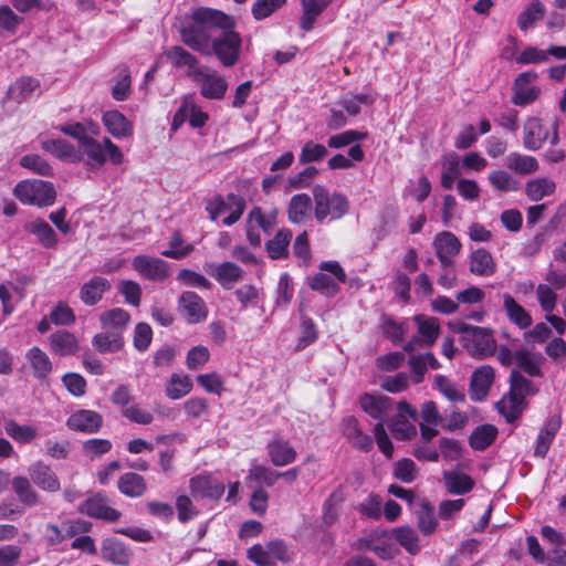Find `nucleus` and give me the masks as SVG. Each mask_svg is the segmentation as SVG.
<instances>
[{
  "label": "nucleus",
  "mask_w": 566,
  "mask_h": 566,
  "mask_svg": "<svg viewBox=\"0 0 566 566\" xmlns=\"http://www.w3.org/2000/svg\"><path fill=\"white\" fill-rule=\"evenodd\" d=\"M418 527L424 535H430L436 531L437 520L434 511L427 502H422L421 511L418 513Z\"/></svg>",
  "instance_id": "58"
},
{
  "label": "nucleus",
  "mask_w": 566,
  "mask_h": 566,
  "mask_svg": "<svg viewBox=\"0 0 566 566\" xmlns=\"http://www.w3.org/2000/svg\"><path fill=\"white\" fill-rule=\"evenodd\" d=\"M494 369L489 365L478 367L472 376L470 382V396L474 401L483 400L494 381Z\"/></svg>",
  "instance_id": "17"
},
{
  "label": "nucleus",
  "mask_w": 566,
  "mask_h": 566,
  "mask_svg": "<svg viewBox=\"0 0 566 566\" xmlns=\"http://www.w3.org/2000/svg\"><path fill=\"white\" fill-rule=\"evenodd\" d=\"M103 123L108 133L116 138L129 137L133 135V124L118 111H109L103 115Z\"/></svg>",
  "instance_id": "26"
},
{
  "label": "nucleus",
  "mask_w": 566,
  "mask_h": 566,
  "mask_svg": "<svg viewBox=\"0 0 566 566\" xmlns=\"http://www.w3.org/2000/svg\"><path fill=\"white\" fill-rule=\"evenodd\" d=\"M545 14V7L539 0H533L518 15L517 25L521 30L526 31L537 21L542 20Z\"/></svg>",
  "instance_id": "44"
},
{
  "label": "nucleus",
  "mask_w": 566,
  "mask_h": 566,
  "mask_svg": "<svg viewBox=\"0 0 566 566\" xmlns=\"http://www.w3.org/2000/svg\"><path fill=\"white\" fill-rule=\"evenodd\" d=\"M92 344L95 349L102 354L116 353L123 348L124 338L118 332L105 331L96 334L92 339Z\"/></svg>",
  "instance_id": "38"
},
{
  "label": "nucleus",
  "mask_w": 566,
  "mask_h": 566,
  "mask_svg": "<svg viewBox=\"0 0 566 566\" xmlns=\"http://www.w3.org/2000/svg\"><path fill=\"white\" fill-rule=\"evenodd\" d=\"M191 491L202 497L220 499L224 493V484L208 475H198L190 480Z\"/></svg>",
  "instance_id": "22"
},
{
  "label": "nucleus",
  "mask_w": 566,
  "mask_h": 566,
  "mask_svg": "<svg viewBox=\"0 0 566 566\" xmlns=\"http://www.w3.org/2000/svg\"><path fill=\"white\" fill-rule=\"evenodd\" d=\"M343 432L353 447L361 451H369L373 448V439L361 431L355 417L349 416L344 419Z\"/></svg>",
  "instance_id": "21"
},
{
  "label": "nucleus",
  "mask_w": 566,
  "mask_h": 566,
  "mask_svg": "<svg viewBox=\"0 0 566 566\" xmlns=\"http://www.w3.org/2000/svg\"><path fill=\"white\" fill-rule=\"evenodd\" d=\"M360 407L371 418L381 421L391 408V399L386 396L365 394L360 398Z\"/></svg>",
  "instance_id": "31"
},
{
  "label": "nucleus",
  "mask_w": 566,
  "mask_h": 566,
  "mask_svg": "<svg viewBox=\"0 0 566 566\" xmlns=\"http://www.w3.org/2000/svg\"><path fill=\"white\" fill-rule=\"evenodd\" d=\"M396 541L410 554H417L420 549L416 532L409 527H398L394 531Z\"/></svg>",
  "instance_id": "53"
},
{
  "label": "nucleus",
  "mask_w": 566,
  "mask_h": 566,
  "mask_svg": "<svg viewBox=\"0 0 566 566\" xmlns=\"http://www.w3.org/2000/svg\"><path fill=\"white\" fill-rule=\"evenodd\" d=\"M497 429L492 424H483L474 429L470 437V446L474 450L486 449L496 438Z\"/></svg>",
  "instance_id": "46"
},
{
  "label": "nucleus",
  "mask_w": 566,
  "mask_h": 566,
  "mask_svg": "<svg viewBox=\"0 0 566 566\" xmlns=\"http://www.w3.org/2000/svg\"><path fill=\"white\" fill-rule=\"evenodd\" d=\"M179 306L191 324L199 323L207 317V307L202 298L195 292H184L179 297Z\"/></svg>",
  "instance_id": "19"
},
{
  "label": "nucleus",
  "mask_w": 566,
  "mask_h": 566,
  "mask_svg": "<svg viewBox=\"0 0 566 566\" xmlns=\"http://www.w3.org/2000/svg\"><path fill=\"white\" fill-rule=\"evenodd\" d=\"M394 475L398 480L410 483L418 475L416 463L410 459H402L395 463Z\"/></svg>",
  "instance_id": "60"
},
{
  "label": "nucleus",
  "mask_w": 566,
  "mask_h": 566,
  "mask_svg": "<svg viewBox=\"0 0 566 566\" xmlns=\"http://www.w3.org/2000/svg\"><path fill=\"white\" fill-rule=\"evenodd\" d=\"M537 389L532 381L526 379L517 369L510 375V392L507 399L497 402L499 411L506 418L507 422H514L526 407L525 398L535 395Z\"/></svg>",
  "instance_id": "2"
},
{
  "label": "nucleus",
  "mask_w": 566,
  "mask_h": 566,
  "mask_svg": "<svg viewBox=\"0 0 566 566\" xmlns=\"http://www.w3.org/2000/svg\"><path fill=\"white\" fill-rule=\"evenodd\" d=\"M80 514L109 523L117 522L122 513L109 505V499L102 492H96L84 500L77 507Z\"/></svg>",
  "instance_id": "8"
},
{
  "label": "nucleus",
  "mask_w": 566,
  "mask_h": 566,
  "mask_svg": "<svg viewBox=\"0 0 566 566\" xmlns=\"http://www.w3.org/2000/svg\"><path fill=\"white\" fill-rule=\"evenodd\" d=\"M462 346L474 357L485 358L496 350V342L490 328L458 323L453 326Z\"/></svg>",
  "instance_id": "4"
},
{
  "label": "nucleus",
  "mask_w": 566,
  "mask_h": 566,
  "mask_svg": "<svg viewBox=\"0 0 566 566\" xmlns=\"http://www.w3.org/2000/svg\"><path fill=\"white\" fill-rule=\"evenodd\" d=\"M25 229L36 235L39 242L46 249L53 248L57 243V237L52 227L43 221L35 220L27 224Z\"/></svg>",
  "instance_id": "41"
},
{
  "label": "nucleus",
  "mask_w": 566,
  "mask_h": 566,
  "mask_svg": "<svg viewBox=\"0 0 566 566\" xmlns=\"http://www.w3.org/2000/svg\"><path fill=\"white\" fill-rule=\"evenodd\" d=\"M328 3V0H301L302 15L298 20L300 28L306 32L311 31L316 19L327 8Z\"/></svg>",
  "instance_id": "27"
},
{
  "label": "nucleus",
  "mask_w": 566,
  "mask_h": 566,
  "mask_svg": "<svg viewBox=\"0 0 566 566\" xmlns=\"http://www.w3.org/2000/svg\"><path fill=\"white\" fill-rule=\"evenodd\" d=\"M536 72L521 73L514 82V95L512 102L518 106H525L536 101L541 94L539 87L530 84L537 80Z\"/></svg>",
  "instance_id": "13"
},
{
  "label": "nucleus",
  "mask_w": 566,
  "mask_h": 566,
  "mask_svg": "<svg viewBox=\"0 0 566 566\" xmlns=\"http://www.w3.org/2000/svg\"><path fill=\"white\" fill-rule=\"evenodd\" d=\"M446 486L450 493L463 494L472 490L474 482L464 473L447 471L443 473Z\"/></svg>",
  "instance_id": "42"
},
{
  "label": "nucleus",
  "mask_w": 566,
  "mask_h": 566,
  "mask_svg": "<svg viewBox=\"0 0 566 566\" xmlns=\"http://www.w3.org/2000/svg\"><path fill=\"white\" fill-rule=\"evenodd\" d=\"M287 0H256L251 9L255 20L261 21L271 17L286 4Z\"/></svg>",
  "instance_id": "50"
},
{
  "label": "nucleus",
  "mask_w": 566,
  "mask_h": 566,
  "mask_svg": "<svg viewBox=\"0 0 566 566\" xmlns=\"http://www.w3.org/2000/svg\"><path fill=\"white\" fill-rule=\"evenodd\" d=\"M190 76L199 85L200 93L208 99H222L228 90L226 78L217 72H210L206 69H195Z\"/></svg>",
  "instance_id": "10"
},
{
  "label": "nucleus",
  "mask_w": 566,
  "mask_h": 566,
  "mask_svg": "<svg viewBox=\"0 0 566 566\" xmlns=\"http://www.w3.org/2000/svg\"><path fill=\"white\" fill-rule=\"evenodd\" d=\"M313 202L307 193L294 195L287 207V218L292 223L304 224L312 210Z\"/></svg>",
  "instance_id": "23"
},
{
  "label": "nucleus",
  "mask_w": 566,
  "mask_h": 566,
  "mask_svg": "<svg viewBox=\"0 0 566 566\" xmlns=\"http://www.w3.org/2000/svg\"><path fill=\"white\" fill-rule=\"evenodd\" d=\"M206 271L227 290L232 289L237 282L241 281L244 274V271L233 262H223L218 265L211 264Z\"/></svg>",
  "instance_id": "18"
},
{
  "label": "nucleus",
  "mask_w": 566,
  "mask_h": 566,
  "mask_svg": "<svg viewBox=\"0 0 566 566\" xmlns=\"http://www.w3.org/2000/svg\"><path fill=\"white\" fill-rule=\"evenodd\" d=\"M276 210L271 211L269 214H264L260 207H254L248 216V222L251 223L252 221H255L259 228L269 233L276 224Z\"/></svg>",
  "instance_id": "56"
},
{
  "label": "nucleus",
  "mask_w": 566,
  "mask_h": 566,
  "mask_svg": "<svg viewBox=\"0 0 566 566\" xmlns=\"http://www.w3.org/2000/svg\"><path fill=\"white\" fill-rule=\"evenodd\" d=\"M101 553L105 560L119 566H128L132 557V552L116 538L104 539Z\"/></svg>",
  "instance_id": "20"
},
{
  "label": "nucleus",
  "mask_w": 566,
  "mask_h": 566,
  "mask_svg": "<svg viewBox=\"0 0 566 566\" xmlns=\"http://www.w3.org/2000/svg\"><path fill=\"white\" fill-rule=\"evenodd\" d=\"M109 289L108 280L102 276H94L82 285L80 298L86 305H95L102 300L104 292Z\"/></svg>",
  "instance_id": "25"
},
{
  "label": "nucleus",
  "mask_w": 566,
  "mask_h": 566,
  "mask_svg": "<svg viewBox=\"0 0 566 566\" xmlns=\"http://www.w3.org/2000/svg\"><path fill=\"white\" fill-rule=\"evenodd\" d=\"M38 85L39 83L36 80L32 77H22L10 87V94L14 99L20 102L27 98V96L38 87Z\"/></svg>",
  "instance_id": "64"
},
{
  "label": "nucleus",
  "mask_w": 566,
  "mask_h": 566,
  "mask_svg": "<svg viewBox=\"0 0 566 566\" xmlns=\"http://www.w3.org/2000/svg\"><path fill=\"white\" fill-rule=\"evenodd\" d=\"M193 250V244L185 243L181 232L176 230L170 237L169 249L161 251V255L174 260H181L191 254Z\"/></svg>",
  "instance_id": "40"
},
{
  "label": "nucleus",
  "mask_w": 566,
  "mask_h": 566,
  "mask_svg": "<svg viewBox=\"0 0 566 566\" xmlns=\"http://www.w3.org/2000/svg\"><path fill=\"white\" fill-rule=\"evenodd\" d=\"M20 165L23 168L32 170L34 174L41 176H52L53 169L46 160L39 155H25L20 159Z\"/></svg>",
  "instance_id": "57"
},
{
  "label": "nucleus",
  "mask_w": 566,
  "mask_h": 566,
  "mask_svg": "<svg viewBox=\"0 0 566 566\" xmlns=\"http://www.w3.org/2000/svg\"><path fill=\"white\" fill-rule=\"evenodd\" d=\"M12 489L19 501L28 506L38 505L41 501L40 494L33 489L30 480L23 475H17L12 479Z\"/></svg>",
  "instance_id": "35"
},
{
  "label": "nucleus",
  "mask_w": 566,
  "mask_h": 566,
  "mask_svg": "<svg viewBox=\"0 0 566 566\" xmlns=\"http://www.w3.org/2000/svg\"><path fill=\"white\" fill-rule=\"evenodd\" d=\"M269 457L275 467H283L296 459V451L284 440L275 439L268 444Z\"/></svg>",
  "instance_id": "30"
},
{
  "label": "nucleus",
  "mask_w": 566,
  "mask_h": 566,
  "mask_svg": "<svg viewBox=\"0 0 566 566\" xmlns=\"http://www.w3.org/2000/svg\"><path fill=\"white\" fill-rule=\"evenodd\" d=\"M314 214L318 223L334 221L345 217L349 211V201L345 195L329 191L321 185L313 188Z\"/></svg>",
  "instance_id": "3"
},
{
  "label": "nucleus",
  "mask_w": 566,
  "mask_h": 566,
  "mask_svg": "<svg viewBox=\"0 0 566 566\" xmlns=\"http://www.w3.org/2000/svg\"><path fill=\"white\" fill-rule=\"evenodd\" d=\"M459 175L460 170L458 155L450 154L447 158L446 168L441 176V186L446 189H451Z\"/></svg>",
  "instance_id": "62"
},
{
  "label": "nucleus",
  "mask_w": 566,
  "mask_h": 566,
  "mask_svg": "<svg viewBox=\"0 0 566 566\" xmlns=\"http://www.w3.org/2000/svg\"><path fill=\"white\" fill-rule=\"evenodd\" d=\"M192 388L191 380L188 376L180 377L172 374L166 388V394L170 399H179L186 396Z\"/></svg>",
  "instance_id": "51"
},
{
  "label": "nucleus",
  "mask_w": 566,
  "mask_h": 566,
  "mask_svg": "<svg viewBox=\"0 0 566 566\" xmlns=\"http://www.w3.org/2000/svg\"><path fill=\"white\" fill-rule=\"evenodd\" d=\"M27 359L38 379H45L52 371L50 357L39 347H32L27 354Z\"/></svg>",
  "instance_id": "37"
},
{
  "label": "nucleus",
  "mask_w": 566,
  "mask_h": 566,
  "mask_svg": "<svg viewBox=\"0 0 566 566\" xmlns=\"http://www.w3.org/2000/svg\"><path fill=\"white\" fill-rule=\"evenodd\" d=\"M66 426L72 431L93 434L102 428L103 417L97 411L80 409L67 418Z\"/></svg>",
  "instance_id": "15"
},
{
  "label": "nucleus",
  "mask_w": 566,
  "mask_h": 566,
  "mask_svg": "<svg viewBox=\"0 0 566 566\" xmlns=\"http://www.w3.org/2000/svg\"><path fill=\"white\" fill-rule=\"evenodd\" d=\"M526 195L530 199L538 201L555 191V182L547 178H541L527 182Z\"/></svg>",
  "instance_id": "49"
},
{
  "label": "nucleus",
  "mask_w": 566,
  "mask_h": 566,
  "mask_svg": "<svg viewBox=\"0 0 566 566\" xmlns=\"http://www.w3.org/2000/svg\"><path fill=\"white\" fill-rule=\"evenodd\" d=\"M516 365L531 377H542L544 357L528 349H518L514 353Z\"/></svg>",
  "instance_id": "29"
},
{
  "label": "nucleus",
  "mask_w": 566,
  "mask_h": 566,
  "mask_svg": "<svg viewBox=\"0 0 566 566\" xmlns=\"http://www.w3.org/2000/svg\"><path fill=\"white\" fill-rule=\"evenodd\" d=\"M6 433L18 443H30L38 436V429L32 426L19 424L15 420H9L4 426Z\"/></svg>",
  "instance_id": "43"
},
{
  "label": "nucleus",
  "mask_w": 566,
  "mask_h": 566,
  "mask_svg": "<svg viewBox=\"0 0 566 566\" xmlns=\"http://www.w3.org/2000/svg\"><path fill=\"white\" fill-rule=\"evenodd\" d=\"M549 135V128L538 117H530L523 125V146L528 150H538Z\"/></svg>",
  "instance_id": "16"
},
{
  "label": "nucleus",
  "mask_w": 566,
  "mask_h": 566,
  "mask_svg": "<svg viewBox=\"0 0 566 566\" xmlns=\"http://www.w3.org/2000/svg\"><path fill=\"white\" fill-rule=\"evenodd\" d=\"M112 447V442L107 439H88L83 442L82 451L87 458L94 459L111 451Z\"/></svg>",
  "instance_id": "61"
},
{
  "label": "nucleus",
  "mask_w": 566,
  "mask_h": 566,
  "mask_svg": "<svg viewBox=\"0 0 566 566\" xmlns=\"http://www.w3.org/2000/svg\"><path fill=\"white\" fill-rule=\"evenodd\" d=\"M133 268L143 277L161 282L169 276V265L159 258L149 255H137L133 260Z\"/></svg>",
  "instance_id": "12"
},
{
  "label": "nucleus",
  "mask_w": 566,
  "mask_h": 566,
  "mask_svg": "<svg viewBox=\"0 0 566 566\" xmlns=\"http://www.w3.org/2000/svg\"><path fill=\"white\" fill-rule=\"evenodd\" d=\"M241 44V36L232 28L222 29L221 34L211 41V54H216L223 66L230 67L239 61Z\"/></svg>",
  "instance_id": "6"
},
{
  "label": "nucleus",
  "mask_w": 566,
  "mask_h": 566,
  "mask_svg": "<svg viewBox=\"0 0 566 566\" xmlns=\"http://www.w3.org/2000/svg\"><path fill=\"white\" fill-rule=\"evenodd\" d=\"M470 272L479 276H491L496 271V263L492 254L483 249H476L470 254Z\"/></svg>",
  "instance_id": "24"
},
{
  "label": "nucleus",
  "mask_w": 566,
  "mask_h": 566,
  "mask_svg": "<svg viewBox=\"0 0 566 566\" xmlns=\"http://www.w3.org/2000/svg\"><path fill=\"white\" fill-rule=\"evenodd\" d=\"M81 147L83 153L88 157L91 165H104L107 156L114 165H120L124 160L123 153L109 138H104L103 143H98L90 137L85 139Z\"/></svg>",
  "instance_id": "7"
},
{
  "label": "nucleus",
  "mask_w": 566,
  "mask_h": 566,
  "mask_svg": "<svg viewBox=\"0 0 566 566\" xmlns=\"http://www.w3.org/2000/svg\"><path fill=\"white\" fill-rule=\"evenodd\" d=\"M118 490L126 496L139 497L147 491V483L144 476L128 472L123 474L117 483Z\"/></svg>",
  "instance_id": "34"
},
{
  "label": "nucleus",
  "mask_w": 566,
  "mask_h": 566,
  "mask_svg": "<svg viewBox=\"0 0 566 566\" xmlns=\"http://www.w3.org/2000/svg\"><path fill=\"white\" fill-rule=\"evenodd\" d=\"M327 154V148L324 145L310 140L302 147L298 161L303 165L319 161L324 159Z\"/></svg>",
  "instance_id": "54"
},
{
  "label": "nucleus",
  "mask_w": 566,
  "mask_h": 566,
  "mask_svg": "<svg viewBox=\"0 0 566 566\" xmlns=\"http://www.w3.org/2000/svg\"><path fill=\"white\" fill-rule=\"evenodd\" d=\"M292 239V231L281 229L273 239L269 240L265 249L272 260L285 259L289 256V245Z\"/></svg>",
  "instance_id": "36"
},
{
  "label": "nucleus",
  "mask_w": 566,
  "mask_h": 566,
  "mask_svg": "<svg viewBox=\"0 0 566 566\" xmlns=\"http://www.w3.org/2000/svg\"><path fill=\"white\" fill-rule=\"evenodd\" d=\"M432 244L440 265L443 269H451L454 264V258L462 248L460 240L452 232L442 231L434 237Z\"/></svg>",
  "instance_id": "11"
},
{
  "label": "nucleus",
  "mask_w": 566,
  "mask_h": 566,
  "mask_svg": "<svg viewBox=\"0 0 566 566\" xmlns=\"http://www.w3.org/2000/svg\"><path fill=\"white\" fill-rule=\"evenodd\" d=\"M13 195L24 205L52 206L56 191L52 182L41 179L22 180L13 189Z\"/></svg>",
  "instance_id": "5"
},
{
  "label": "nucleus",
  "mask_w": 566,
  "mask_h": 566,
  "mask_svg": "<svg viewBox=\"0 0 566 566\" xmlns=\"http://www.w3.org/2000/svg\"><path fill=\"white\" fill-rule=\"evenodd\" d=\"M30 480L42 491L55 493L61 490L59 476L43 461L32 463L28 469Z\"/></svg>",
  "instance_id": "14"
},
{
  "label": "nucleus",
  "mask_w": 566,
  "mask_h": 566,
  "mask_svg": "<svg viewBox=\"0 0 566 566\" xmlns=\"http://www.w3.org/2000/svg\"><path fill=\"white\" fill-rule=\"evenodd\" d=\"M436 387L438 390L452 402H464L465 394L455 384H453L448 377L438 375L434 379Z\"/></svg>",
  "instance_id": "47"
},
{
  "label": "nucleus",
  "mask_w": 566,
  "mask_h": 566,
  "mask_svg": "<svg viewBox=\"0 0 566 566\" xmlns=\"http://www.w3.org/2000/svg\"><path fill=\"white\" fill-rule=\"evenodd\" d=\"M151 339V327L147 323H138L134 331V347L139 352H145L150 346Z\"/></svg>",
  "instance_id": "63"
},
{
  "label": "nucleus",
  "mask_w": 566,
  "mask_h": 566,
  "mask_svg": "<svg viewBox=\"0 0 566 566\" xmlns=\"http://www.w3.org/2000/svg\"><path fill=\"white\" fill-rule=\"evenodd\" d=\"M503 305L509 318L520 328H527L532 324L531 315L507 293L503 295Z\"/></svg>",
  "instance_id": "39"
},
{
  "label": "nucleus",
  "mask_w": 566,
  "mask_h": 566,
  "mask_svg": "<svg viewBox=\"0 0 566 566\" xmlns=\"http://www.w3.org/2000/svg\"><path fill=\"white\" fill-rule=\"evenodd\" d=\"M413 319L417 324L418 335L413 336L403 346V350L409 354L419 348L431 347L440 334V326L437 318L416 315Z\"/></svg>",
  "instance_id": "9"
},
{
  "label": "nucleus",
  "mask_w": 566,
  "mask_h": 566,
  "mask_svg": "<svg viewBox=\"0 0 566 566\" xmlns=\"http://www.w3.org/2000/svg\"><path fill=\"white\" fill-rule=\"evenodd\" d=\"M166 55H167V59L176 67L188 66L189 69H191V71L197 69L196 66L198 64V59L190 52L186 51L182 46H179V45L171 46L166 52Z\"/></svg>",
  "instance_id": "48"
},
{
  "label": "nucleus",
  "mask_w": 566,
  "mask_h": 566,
  "mask_svg": "<svg viewBox=\"0 0 566 566\" xmlns=\"http://www.w3.org/2000/svg\"><path fill=\"white\" fill-rule=\"evenodd\" d=\"M51 349L60 356L74 355L78 350L75 336L67 331H57L50 336Z\"/></svg>",
  "instance_id": "33"
},
{
  "label": "nucleus",
  "mask_w": 566,
  "mask_h": 566,
  "mask_svg": "<svg viewBox=\"0 0 566 566\" xmlns=\"http://www.w3.org/2000/svg\"><path fill=\"white\" fill-rule=\"evenodd\" d=\"M562 424V419L559 416H553L551 417L545 427L541 430L538 437H537V443L534 451V454L539 458H545L551 443L554 440V437L556 436L557 431L559 430Z\"/></svg>",
  "instance_id": "28"
},
{
  "label": "nucleus",
  "mask_w": 566,
  "mask_h": 566,
  "mask_svg": "<svg viewBox=\"0 0 566 566\" xmlns=\"http://www.w3.org/2000/svg\"><path fill=\"white\" fill-rule=\"evenodd\" d=\"M99 322L104 331L118 332L123 335L130 322V315L123 308H112L101 314Z\"/></svg>",
  "instance_id": "32"
},
{
  "label": "nucleus",
  "mask_w": 566,
  "mask_h": 566,
  "mask_svg": "<svg viewBox=\"0 0 566 566\" xmlns=\"http://www.w3.org/2000/svg\"><path fill=\"white\" fill-rule=\"evenodd\" d=\"M489 181L499 191H517L520 188V182L504 170L490 172Z\"/></svg>",
  "instance_id": "52"
},
{
  "label": "nucleus",
  "mask_w": 566,
  "mask_h": 566,
  "mask_svg": "<svg viewBox=\"0 0 566 566\" xmlns=\"http://www.w3.org/2000/svg\"><path fill=\"white\" fill-rule=\"evenodd\" d=\"M506 166L521 175H530L538 169V163L534 157L518 153H511L507 156Z\"/></svg>",
  "instance_id": "45"
},
{
  "label": "nucleus",
  "mask_w": 566,
  "mask_h": 566,
  "mask_svg": "<svg viewBox=\"0 0 566 566\" xmlns=\"http://www.w3.org/2000/svg\"><path fill=\"white\" fill-rule=\"evenodd\" d=\"M177 280L187 286L202 287L206 290L212 286L211 282L205 275L190 269L180 270Z\"/></svg>",
  "instance_id": "59"
},
{
  "label": "nucleus",
  "mask_w": 566,
  "mask_h": 566,
  "mask_svg": "<svg viewBox=\"0 0 566 566\" xmlns=\"http://www.w3.org/2000/svg\"><path fill=\"white\" fill-rule=\"evenodd\" d=\"M310 287L314 291H318L327 296H334L337 294L339 287L337 283L326 273H316L310 280Z\"/></svg>",
  "instance_id": "55"
},
{
  "label": "nucleus",
  "mask_w": 566,
  "mask_h": 566,
  "mask_svg": "<svg viewBox=\"0 0 566 566\" xmlns=\"http://www.w3.org/2000/svg\"><path fill=\"white\" fill-rule=\"evenodd\" d=\"M233 20L221 11L200 8L193 11L192 22L180 29L181 41L190 49L211 55L210 41L213 28L231 29Z\"/></svg>",
  "instance_id": "1"
}]
</instances>
